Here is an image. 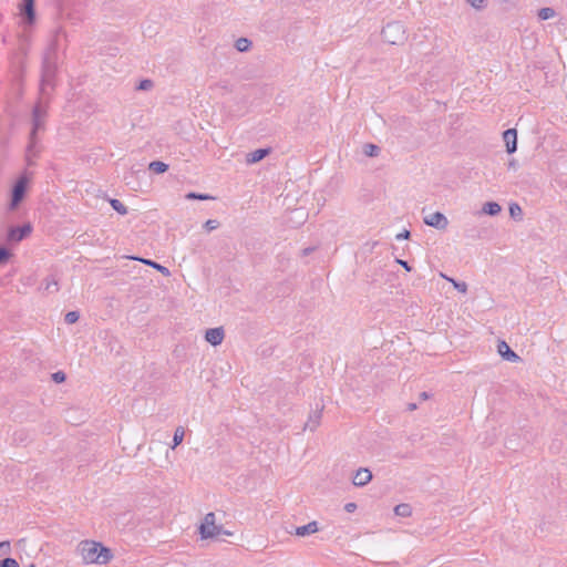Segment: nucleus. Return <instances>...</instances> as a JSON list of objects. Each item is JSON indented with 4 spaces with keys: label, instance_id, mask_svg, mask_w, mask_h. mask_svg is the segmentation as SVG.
<instances>
[{
    "label": "nucleus",
    "instance_id": "423d86ee",
    "mask_svg": "<svg viewBox=\"0 0 567 567\" xmlns=\"http://www.w3.org/2000/svg\"><path fill=\"white\" fill-rule=\"evenodd\" d=\"M54 65L49 62L48 59L44 60L43 70H42V80H41V96L43 97L48 93V89L53 87V78H54Z\"/></svg>",
    "mask_w": 567,
    "mask_h": 567
},
{
    "label": "nucleus",
    "instance_id": "f257e3e1",
    "mask_svg": "<svg viewBox=\"0 0 567 567\" xmlns=\"http://www.w3.org/2000/svg\"><path fill=\"white\" fill-rule=\"evenodd\" d=\"M78 551L84 564L105 565L113 559L110 548L95 540H82L78 546Z\"/></svg>",
    "mask_w": 567,
    "mask_h": 567
},
{
    "label": "nucleus",
    "instance_id": "a211bd4d",
    "mask_svg": "<svg viewBox=\"0 0 567 567\" xmlns=\"http://www.w3.org/2000/svg\"><path fill=\"white\" fill-rule=\"evenodd\" d=\"M135 259V257L133 258ZM136 260H140L142 261L143 264L145 265H148L151 267H153L154 269L158 270L162 275H164L165 277H168L171 276V271L168 270V268L153 261V260H150V259H143V258H136Z\"/></svg>",
    "mask_w": 567,
    "mask_h": 567
},
{
    "label": "nucleus",
    "instance_id": "a878e982",
    "mask_svg": "<svg viewBox=\"0 0 567 567\" xmlns=\"http://www.w3.org/2000/svg\"><path fill=\"white\" fill-rule=\"evenodd\" d=\"M556 14L555 10L553 8H549V7H546V8H542L539 11H538V18L540 20H548V19H551L554 18Z\"/></svg>",
    "mask_w": 567,
    "mask_h": 567
},
{
    "label": "nucleus",
    "instance_id": "7ed1b4c3",
    "mask_svg": "<svg viewBox=\"0 0 567 567\" xmlns=\"http://www.w3.org/2000/svg\"><path fill=\"white\" fill-rule=\"evenodd\" d=\"M382 38L385 42L393 45H401L406 40V30L399 21L389 22L382 29Z\"/></svg>",
    "mask_w": 567,
    "mask_h": 567
},
{
    "label": "nucleus",
    "instance_id": "2eb2a0df",
    "mask_svg": "<svg viewBox=\"0 0 567 567\" xmlns=\"http://www.w3.org/2000/svg\"><path fill=\"white\" fill-rule=\"evenodd\" d=\"M320 420H321V410H316V411L311 412L308 417V421L305 424L303 430L315 431L319 426Z\"/></svg>",
    "mask_w": 567,
    "mask_h": 567
},
{
    "label": "nucleus",
    "instance_id": "72a5a7b5",
    "mask_svg": "<svg viewBox=\"0 0 567 567\" xmlns=\"http://www.w3.org/2000/svg\"><path fill=\"white\" fill-rule=\"evenodd\" d=\"M467 2L475 9L481 10L485 7L486 0H467Z\"/></svg>",
    "mask_w": 567,
    "mask_h": 567
},
{
    "label": "nucleus",
    "instance_id": "6e6552de",
    "mask_svg": "<svg viewBox=\"0 0 567 567\" xmlns=\"http://www.w3.org/2000/svg\"><path fill=\"white\" fill-rule=\"evenodd\" d=\"M423 221L425 225L431 226L439 230H444L449 226L447 217L440 212H435V213H432V214L425 216L423 218Z\"/></svg>",
    "mask_w": 567,
    "mask_h": 567
},
{
    "label": "nucleus",
    "instance_id": "37998d69",
    "mask_svg": "<svg viewBox=\"0 0 567 567\" xmlns=\"http://www.w3.org/2000/svg\"><path fill=\"white\" fill-rule=\"evenodd\" d=\"M408 409H409L410 411H413V410H415V409H416V404H415V403H410V404L408 405Z\"/></svg>",
    "mask_w": 567,
    "mask_h": 567
},
{
    "label": "nucleus",
    "instance_id": "c756f323",
    "mask_svg": "<svg viewBox=\"0 0 567 567\" xmlns=\"http://www.w3.org/2000/svg\"><path fill=\"white\" fill-rule=\"evenodd\" d=\"M186 198L187 199L208 200V199H212L213 197L209 195H206V194L188 193L186 195Z\"/></svg>",
    "mask_w": 567,
    "mask_h": 567
},
{
    "label": "nucleus",
    "instance_id": "20e7f679",
    "mask_svg": "<svg viewBox=\"0 0 567 567\" xmlns=\"http://www.w3.org/2000/svg\"><path fill=\"white\" fill-rule=\"evenodd\" d=\"M199 534L202 538H215L221 534L231 535L230 532L223 530L220 525L216 524V516L214 513H207L199 526Z\"/></svg>",
    "mask_w": 567,
    "mask_h": 567
},
{
    "label": "nucleus",
    "instance_id": "4c0bfd02",
    "mask_svg": "<svg viewBox=\"0 0 567 567\" xmlns=\"http://www.w3.org/2000/svg\"><path fill=\"white\" fill-rule=\"evenodd\" d=\"M357 508V505L354 503H347L344 505V509L348 512V513H352L354 512Z\"/></svg>",
    "mask_w": 567,
    "mask_h": 567
},
{
    "label": "nucleus",
    "instance_id": "c9c22d12",
    "mask_svg": "<svg viewBox=\"0 0 567 567\" xmlns=\"http://www.w3.org/2000/svg\"><path fill=\"white\" fill-rule=\"evenodd\" d=\"M52 379H53L54 382L61 383V382H63L65 380V374L62 371H58V372L52 374Z\"/></svg>",
    "mask_w": 567,
    "mask_h": 567
},
{
    "label": "nucleus",
    "instance_id": "1a4fd4ad",
    "mask_svg": "<svg viewBox=\"0 0 567 567\" xmlns=\"http://www.w3.org/2000/svg\"><path fill=\"white\" fill-rule=\"evenodd\" d=\"M503 141L506 146V152L513 154L517 150V131L515 128H508L503 133Z\"/></svg>",
    "mask_w": 567,
    "mask_h": 567
},
{
    "label": "nucleus",
    "instance_id": "58836bf2",
    "mask_svg": "<svg viewBox=\"0 0 567 567\" xmlns=\"http://www.w3.org/2000/svg\"><path fill=\"white\" fill-rule=\"evenodd\" d=\"M507 166H508V169L516 171V169H517V167H518L517 161H516V159H514V158H513V159H511V161L508 162Z\"/></svg>",
    "mask_w": 567,
    "mask_h": 567
},
{
    "label": "nucleus",
    "instance_id": "0eeeda50",
    "mask_svg": "<svg viewBox=\"0 0 567 567\" xmlns=\"http://www.w3.org/2000/svg\"><path fill=\"white\" fill-rule=\"evenodd\" d=\"M28 177L25 175H22L18 178L13 188H12V196H11V203H10V209H14L20 202L23 199L27 185H28Z\"/></svg>",
    "mask_w": 567,
    "mask_h": 567
},
{
    "label": "nucleus",
    "instance_id": "a19ab883",
    "mask_svg": "<svg viewBox=\"0 0 567 567\" xmlns=\"http://www.w3.org/2000/svg\"><path fill=\"white\" fill-rule=\"evenodd\" d=\"M3 547L10 549V542H1L0 543V549H2Z\"/></svg>",
    "mask_w": 567,
    "mask_h": 567
},
{
    "label": "nucleus",
    "instance_id": "f03ea898",
    "mask_svg": "<svg viewBox=\"0 0 567 567\" xmlns=\"http://www.w3.org/2000/svg\"><path fill=\"white\" fill-rule=\"evenodd\" d=\"M41 99H43L41 96ZM48 116V105L43 102V100H40L32 111V130L30 133V142L27 147V161L29 165H32V157H35L38 154V151L35 150L37 146V133L39 131L44 130L45 121Z\"/></svg>",
    "mask_w": 567,
    "mask_h": 567
},
{
    "label": "nucleus",
    "instance_id": "412c9836",
    "mask_svg": "<svg viewBox=\"0 0 567 567\" xmlns=\"http://www.w3.org/2000/svg\"><path fill=\"white\" fill-rule=\"evenodd\" d=\"M235 48L239 52H247L251 48V41L247 38H239L235 41Z\"/></svg>",
    "mask_w": 567,
    "mask_h": 567
},
{
    "label": "nucleus",
    "instance_id": "f704fd0d",
    "mask_svg": "<svg viewBox=\"0 0 567 567\" xmlns=\"http://www.w3.org/2000/svg\"><path fill=\"white\" fill-rule=\"evenodd\" d=\"M9 257L10 252L6 248L0 247V265L7 262Z\"/></svg>",
    "mask_w": 567,
    "mask_h": 567
},
{
    "label": "nucleus",
    "instance_id": "6ab92c4d",
    "mask_svg": "<svg viewBox=\"0 0 567 567\" xmlns=\"http://www.w3.org/2000/svg\"><path fill=\"white\" fill-rule=\"evenodd\" d=\"M396 516L409 517L412 514V507L409 504L402 503L394 507Z\"/></svg>",
    "mask_w": 567,
    "mask_h": 567
},
{
    "label": "nucleus",
    "instance_id": "79ce46f5",
    "mask_svg": "<svg viewBox=\"0 0 567 567\" xmlns=\"http://www.w3.org/2000/svg\"><path fill=\"white\" fill-rule=\"evenodd\" d=\"M429 398H430V395H429V393H427V392H422V393L420 394V399H421V400H427Z\"/></svg>",
    "mask_w": 567,
    "mask_h": 567
},
{
    "label": "nucleus",
    "instance_id": "4be33fe9",
    "mask_svg": "<svg viewBox=\"0 0 567 567\" xmlns=\"http://www.w3.org/2000/svg\"><path fill=\"white\" fill-rule=\"evenodd\" d=\"M148 168L156 174H162L168 169V165L161 161H154L150 163Z\"/></svg>",
    "mask_w": 567,
    "mask_h": 567
},
{
    "label": "nucleus",
    "instance_id": "aec40b11",
    "mask_svg": "<svg viewBox=\"0 0 567 567\" xmlns=\"http://www.w3.org/2000/svg\"><path fill=\"white\" fill-rule=\"evenodd\" d=\"M185 431L183 426L176 427L173 436V444L171 446L172 450L176 449L184 440Z\"/></svg>",
    "mask_w": 567,
    "mask_h": 567
},
{
    "label": "nucleus",
    "instance_id": "39448f33",
    "mask_svg": "<svg viewBox=\"0 0 567 567\" xmlns=\"http://www.w3.org/2000/svg\"><path fill=\"white\" fill-rule=\"evenodd\" d=\"M19 16L21 18V25L24 31H28L37 21L34 0H23L19 6Z\"/></svg>",
    "mask_w": 567,
    "mask_h": 567
},
{
    "label": "nucleus",
    "instance_id": "f3484780",
    "mask_svg": "<svg viewBox=\"0 0 567 567\" xmlns=\"http://www.w3.org/2000/svg\"><path fill=\"white\" fill-rule=\"evenodd\" d=\"M502 210V207L496 202H487L482 207V213L491 216L498 215Z\"/></svg>",
    "mask_w": 567,
    "mask_h": 567
},
{
    "label": "nucleus",
    "instance_id": "c85d7f7f",
    "mask_svg": "<svg viewBox=\"0 0 567 567\" xmlns=\"http://www.w3.org/2000/svg\"><path fill=\"white\" fill-rule=\"evenodd\" d=\"M79 318H80V313L78 311H69L65 315L64 320L66 323L73 324L79 320Z\"/></svg>",
    "mask_w": 567,
    "mask_h": 567
},
{
    "label": "nucleus",
    "instance_id": "bb28decb",
    "mask_svg": "<svg viewBox=\"0 0 567 567\" xmlns=\"http://www.w3.org/2000/svg\"><path fill=\"white\" fill-rule=\"evenodd\" d=\"M509 215L513 218L520 219L523 216V210H522L520 206L516 203L511 204L509 205Z\"/></svg>",
    "mask_w": 567,
    "mask_h": 567
},
{
    "label": "nucleus",
    "instance_id": "393cba45",
    "mask_svg": "<svg viewBox=\"0 0 567 567\" xmlns=\"http://www.w3.org/2000/svg\"><path fill=\"white\" fill-rule=\"evenodd\" d=\"M442 277L445 278L446 280H449L453 285V287L456 290H458L460 292L465 293L467 291V284L466 282H464V281H456L453 278L446 277L444 275H442Z\"/></svg>",
    "mask_w": 567,
    "mask_h": 567
},
{
    "label": "nucleus",
    "instance_id": "9b49d317",
    "mask_svg": "<svg viewBox=\"0 0 567 567\" xmlns=\"http://www.w3.org/2000/svg\"><path fill=\"white\" fill-rule=\"evenodd\" d=\"M225 338V331L223 327L210 328L206 330L205 340L212 346H219Z\"/></svg>",
    "mask_w": 567,
    "mask_h": 567
},
{
    "label": "nucleus",
    "instance_id": "dca6fc26",
    "mask_svg": "<svg viewBox=\"0 0 567 567\" xmlns=\"http://www.w3.org/2000/svg\"><path fill=\"white\" fill-rule=\"evenodd\" d=\"M269 154V148H258L249 154H247L246 162L247 164H255L260 162Z\"/></svg>",
    "mask_w": 567,
    "mask_h": 567
},
{
    "label": "nucleus",
    "instance_id": "ddd939ff",
    "mask_svg": "<svg viewBox=\"0 0 567 567\" xmlns=\"http://www.w3.org/2000/svg\"><path fill=\"white\" fill-rule=\"evenodd\" d=\"M372 480V473L365 467L359 468L352 480L355 486H364Z\"/></svg>",
    "mask_w": 567,
    "mask_h": 567
},
{
    "label": "nucleus",
    "instance_id": "f8f14e48",
    "mask_svg": "<svg viewBox=\"0 0 567 567\" xmlns=\"http://www.w3.org/2000/svg\"><path fill=\"white\" fill-rule=\"evenodd\" d=\"M497 352L504 360L509 362H517L520 359L519 355L503 340L497 343Z\"/></svg>",
    "mask_w": 567,
    "mask_h": 567
},
{
    "label": "nucleus",
    "instance_id": "ea45409f",
    "mask_svg": "<svg viewBox=\"0 0 567 567\" xmlns=\"http://www.w3.org/2000/svg\"><path fill=\"white\" fill-rule=\"evenodd\" d=\"M398 262L408 271L411 270V267L409 266L408 261L398 259Z\"/></svg>",
    "mask_w": 567,
    "mask_h": 567
},
{
    "label": "nucleus",
    "instance_id": "7c9ffc66",
    "mask_svg": "<svg viewBox=\"0 0 567 567\" xmlns=\"http://www.w3.org/2000/svg\"><path fill=\"white\" fill-rule=\"evenodd\" d=\"M152 87H153V81L148 80V79L142 80L137 85V90H141V91H147V90H151Z\"/></svg>",
    "mask_w": 567,
    "mask_h": 567
},
{
    "label": "nucleus",
    "instance_id": "4468645a",
    "mask_svg": "<svg viewBox=\"0 0 567 567\" xmlns=\"http://www.w3.org/2000/svg\"><path fill=\"white\" fill-rule=\"evenodd\" d=\"M318 530H319L318 523L316 520H312V522L308 523L307 525L297 527L295 530V534L297 536L305 537V536L315 534Z\"/></svg>",
    "mask_w": 567,
    "mask_h": 567
},
{
    "label": "nucleus",
    "instance_id": "5701e85b",
    "mask_svg": "<svg viewBox=\"0 0 567 567\" xmlns=\"http://www.w3.org/2000/svg\"><path fill=\"white\" fill-rule=\"evenodd\" d=\"M110 205L118 214H121V215H126L127 214V208H126V206L121 200L115 199V198H111L110 199Z\"/></svg>",
    "mask_w": 567,
    "mask_h": 567
},
{
    "label": "nucleus",
    "instance_id": "e433bc0d",
    "mask_svg": "<svg viewBox=\"0 0 567 567\" xmlns=\"http://www.w3.org/2000/svg\"><path fill=\"white\" fill-rule=\"evenodd\" d=\"M410 231L404 229L402 233H399L396 236H395V239L398 241H401V240H405V239H409L410 238Z\"/></svg>",
    "mask_w": 567,
    "mask_h": 567
},
{
    "label": "nucleus",
    "instance_id": "473e14b6",
    "mask_svg": "<svg viewBox=\"0 0 567 567\" xmlns=\"http://www.w3.org/2000/svg\"><path fill=\"white\" fill-rule=\"evenodd\" d=\"M0 567H19V564L14 558L8 557L0 563Z\"/></svg>",
    "mask_w": 567,
    "mask_h": 567
},
{
    "label": "nucleus",
    "instance_id": "2f4dec72",
    "mask_svg": "<svg viewBox=\"0 0 567 567\" xmlns=\"http://www.w3.org/2000/svg\"><path fill=\"white\" fill-rule=\"evenodd\" d=\"M219 226V223L218 220L216 219H208L206 220V223L204 224V228L207 230V231H213L215 229H217Z\"/></svg>",
    "mask_w": 567,
    "mask_h": 567
},
{
    "label": "nucleus",
    "instance_id": "b1692460",
    "mask_svg": "<svg viewBox=\"0 0 567 567\" xmlns=\"http://www.w3.org/2000/svg\"><path fill=\"white\" fill-rule=\"evenodd\" d=\"M363 153L369 157H374L380 154V147L375 144H365L363 146Z\"/></svg>",
    "mask_w": 567,
    "mask_h": 567
},
{
    "label": "nucleus",
    "instance_id": "cd10ccee",
    "mask_svg": "<svg viewBox=\"0 0 567 567\" xmlns=\"http://www.w3.org/2000/svg\"><path fill=\"white\" fill-rule=\"evenodd\" d=\"M44 290L48 292L58 291V281L53 277L45 279Z\"/></svg>",
    "mask_w": 567,
    "mask_h": 567
},
{
    "label": "nucleus",
    "instance_id": "c03bdc74",
    "mask_svg": "<svg viewBox=\"0 0 567 567\" xmlns=\"http://www.w3.org/2000/svg\"><path fill=\"white\" fill-rule=\"evenodd\" d=\"M29 567H35L34 564H31Z\"/></svg>",
    "mask_w": 567,
    "mask_h": 567
},
{
    "label": "nucleus",
    "instance_id": "9d476101",
    "mask_svg": "<svg viewBox=\"0 0 567 567\" xmlns=\"http://www.w3.org/2000/svg\"><path fill=\"white\" fill-rule=\"evenodd\" d=\"M32 231V228L29 224H25L20 227H11L8 233V239L10 241H21L23 238H25Z\"/></svg>",
    "mask_w": 567,
    "mask_h": 567
}]
</instances>
